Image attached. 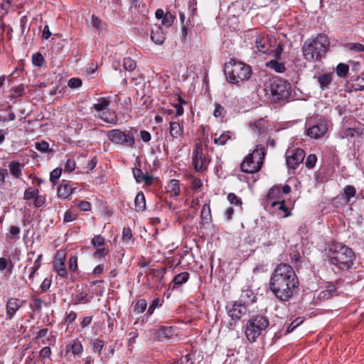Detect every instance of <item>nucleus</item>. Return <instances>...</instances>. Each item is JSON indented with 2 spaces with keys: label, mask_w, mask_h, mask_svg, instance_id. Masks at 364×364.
Instances as JSON below:
<instances>
[{
  "label": "nucleus",
  "mask_w": 364,
  "mask_h": 364,
  "mask_svg": "<svg viewBox=\"0 0 364 364\" xmlns=\"http://www.w3.org/2000/svg\"><path fill=\"white\" fill-rule=\"evenodd\" d=\"M256 299L257 297L252 291L247 289L242 291L239 300L237 301L249 307L256 301Z\"/></svg>",
  "instance_id": "nucleus-16"
},
{
  "label": "nucleus",
  "mask_w": 364,
  "mask_h": 364,
  "mask_svg": "<svg viewBox=\"0 0 364 364\" xmlns=\"http://www.w3.org/2000/svg\"><path fill=\"white\" fill-rule=\"evenodd\" d=\"M99 117L107 123L115 124L117 122V116L114 113H110L108 110L101 112Z\"/></svg>",
  "instance_id": "nucleus-30"
},
{
  "label": "nucleus",
  "mask_w": 364,
  "mask_h": 364,
  "mask_svg": "<svg viewBox=\"0 0 364 364\" xmlns=\"http://www.w3.org/2000/svg\"><path fill=\"white\" fill-rule=\"evenodd\" d=\"M225 114V110L223 107L220 104H215V108L213 112V115L215 117H223Z\"/></svg>",
  "instance_id": "nucleus-54"
},
{
  "label": "nucleus",
  "mask_w": 364,
  "mask_h": 364,
  "mask_svg": "<svg viewBox=\"0 0 364 364\" xmlns=\"http://www.w3.org/2000/svg\"><path fill=\"white\" fill-rule=\"evenodd\" d=\"M105 346V342L98 338L94 339L92 341V351L95 353L100 354Z\"/></svg>",
  "instance_id": "nucleus-36"
},
{
  "label": "nucleus",
  "mask_w": 364,
  "mask_h": 364,
  "mask_svg": "<svg viewBox=\"0 0 364 364\" xmlns=\"http://www.w3.org/2000/svg\"><path fill=\"white\" fill-rule=\"evenodd\" d=\"M151 38L152 41L158 45H161L165 40V34L161 31V28L159 26L156 30H152L151 32Z\"/></svg>",
  "instance_id": "nucleus-21"
},
{
  "label": "nucleus",
  "mask_w": 364,
  "mask_h": 364,
  "mask_svg": "<svg viewBox=\"0 0 364 364\" xmlns=\"http://www.w3.org/2000/svg\"><path fill=\"white\" fill-rule=\"evenodd\" d=\"M110 102L105 97H100L97 102L93 105V109L97 112H105L109 109Z\"/></svg>",
  "instance_id": "nucleus-23"
},
{
  "label": "nucleus",
  "mask_w": 364,
  "mask_h": 364,
  "mask_svg": "<svg viewBox=\"0 0 364 364\" xmlns=\"http://www.w3.org/2000/svg\"><path fill=\"white\" fill-rule=\"evenodd\" d=\"M135 209L138 212L144 211L146 209V201L144 193L138 192L134 199Z\"/></svg>",
  "instance_id": "nucleus-22"
},
{
  "label": "nucleus",
  "mask_w": 364,
  "mask_h": 364,
  "mask_svg": "<svg viewBox=\"0 0 364 364\" xmlns=\"http://www.w3.org/2000/svg\"><path fill=\"white\" fill-rule=\"evenodd\" d=\"M189 279V273L187 272H181L176 275L173 279V282L176 285H181L186 283Z\"/></svg>",
  "instance_id": "nucleus-32"
},
{
  "label": "nucleus",
  "mask_w": 364,
  "mask_h": 364,
  "mask_svg": "<svg viewBox=\"0 0 364 364\" xmlns=\"http://www.w3.org/2000/svg\"><path fill=\"white\" fill-rule=\"evenodd\" d=\"M193 164L196 171L202 172L207 169L210 160L203 154V149L198 144L193 151Z\"/></svg>",
  "instance_id": "nucleus-10"
},
{
  "label": "nucleus",
  "mask_w": 364,
  "mask_h": 364,
  "mask_svg": "<svg viewBox=\"0 0 364 364\" xmlns=\"http://www.w3.org/2000/svg\"><path fill=\"white\" fill-rule=\"evenodd\" d=\"M25 301L18 298H9L6 303V319L13 318L16 311L23 306Z\"/></svg>",
  "instance_id": "nucleus-12"
},
{
  "label": "nucleus",
  "mask_w": 364,
  "mask_h": 364,
  "mask_svg": "<svg viewBox=\"0 0 364 364\" xmlns=\"http://www.w3.org/2000/svg\"><path fill=\"white\" fill-rule=\"evenodd\" d=\"M303 323V319L300 317L296 318L287 327V333H290L293 331L297 326Z\"/></svg>",
  "instance_id": "nucleus-52"
},
{
  "label": "nucleus",
  "mask_w": 364,
  "mask_h": 364,
  "mask_svg": "<svg viewBox=\"0 0 364 364\" xmlns=\"http://www.w3.org/2000/svg\"><path fill=\"white\" fill-rule=\"evenodd\" d=\"M175 17L170 13H166L162 18L161 23L166 27H170L174 21Z\"/></svg>",
  "instance_id": "nucleus-42"
},
{
  "label": "nucleus",
  "mask_w": 364,
  "mask_h": 364,
  "mask_svg": "<svg viewBox=\"0 0 364 364\" xmlns=\"http://www.w3.org/2000/svg\"><path fill=\"white\" fill-rule=\"evenodd\" d=\"M139 136L141 139L144 142H149L151 139V134L146 130H141Z\"/></svg>",
  "instance_id": "nucleus-64"
},
{
  "label": "nucleus",
  "mask_w": 364,
  "mask_h": 364,
  "mask_svg": "<svg viewBox=\"0 0 364 364\" xmlns=\"http://www.w3.org/2000/svg\"><path fill=\"white\" fill-rule=\"evenodd\" d=\"M53 265L55 271L65 267V255L58 252L53 259Z\"/></svg>",
  "instance_id": "nucleus-31"
},
{
  "label": "nucleus",
  "mask_w": 364,
  "mask_h": 364,
  "mask_svg": "<svg viewBox=\"0 0 364 364\" xmlns=\"http://www.w3.org/2000/svg\"><path fill=\"white\" fill-rule=\"evenodd\" d=\"M94 246H102L105 244V238L100 235L95 236L92 240Z\"/></svg>",
  "instance_id": "nucleus-59"
},
{
  "label": "nucleus",
  "mask_w": 364,
  "mask_h": 364,
  "mask_svg": "<svg viewBox=\"0 0 364 364\" xmlns=\"http://www.w3.org/2000/svg\"><path fill=\"white\" fill-rule=\"evenodd\" d=\"M68 85L70 88H79L82 85V80L80 78L73 77L68 80Z\"/></svg>",
  "instance_id": "nucleus-53"
},
{
  "label": "nucleus",
  "mask_w": 364,
  "mask_h": 364,
  "mask_svg": "<svg viewBox=\"0 0 364 364\" xmlns=\"http://www.w3.org/2000/svg\"><path fill=\"white\" fill-rule=\"evenodd\" d=\"M327 125L325 123H319L310 127L307 130V135L313 139H318L327 132Z\"/></svg>",
  "instance_id": "nucleus-15"
},
{
  "label": "nucleus",
  "mask_w": 364,
  "mask_h": 364,
  "mask_svg": "<svg viewBox=\"0 0 364 364\" xmlns=\"http://www.w3.org/2000/svg\"><path fill=\"white\" fill-rule=\"evenodd\" d=\"M317 82L321 90L328 89L333 80V73H324L316 77Z\"/></svg>",
  "instance_id": "nucleus-19"
},
{
  "label": "nucleus",
  "mask_w": 364,
  "mask_h": 364,
  "mask_svg": "<svg viewBox=\"0 0 364 364\" xmlns=\"http://www.w3.org/2000/svg\"><path fill=\"white\" fill-rule=\"evenodd\" d=\"M170 134L173 139H178L183 133V127L178 122H169Z\"/></svg>",
  "instance_id": "nucleus-20"
},
{
  "label": "nucleus",
  "mask_w": 364,
  "mask_h": 364,
  "mask_svg": "<svg viewBox=\"0 0 364 364\" xmlns=\"http://www.w3.org/2000/svg\"><path fill=\"white\" fill-rule=\"evenodd\" d=\"M168 191L174 197L179 196L181 193L180 181L176 179L171 180L168 185Z\"/></svg>",
  "instance_id": "nucleus-27"
},
{
  "label": "nucleus",
  "mask_w": 364,
  "mask_h": 364,
  "mask_svg": "<svg viewBox=\"0 0 364 364\" xmlns=\"http://www.w3.org/2000/svg\"><path fill=\"white\" fill-rule=\"evenodd\" d=\"M305 153L301 149H295L291 155L287 156L286 163L289 168L296 169L304 161Z\"/></svg>",
  "instance_id": "nucleus-13"
},
{
  "label": "nucleus",
  "mask_w": 364,
  "mask_h": 364,
  "mask_svg": "<svg viewBox=\"0 0 364 364\" xmlns=\"http://www.w3.org/2000/svg\"><path fill=\"white\" fill-rule=\"evenodd\" d=\"M132 173L137 183L144 182L148 185H151L152 183L153 176L148 175L147 173H144L140 168H132Z\"/></svg>",
  "instance_id": "nucleus-17"
},
{
  "label": "nucleus",
  "mask_w": 364,
  "mask_h": 364,
  "mask_svg": "<svg viewBox=\"0 0 364 364\" xmlns=\"http://www.w3.org/2000/svg\"><path fill=\"white\" fill-rule=\"evenodd\" d=\"M77 218V215L71 210H67L65 213L63 220L65 223L74 221Z\"/></svg>",
  "instance_id": "nucleus-57"
},
{
  "label": "nucleus",
  "mask_w": 364,
  "mask_h": 364,
  "mask_svg": "<svg viewBox=\"0 0 364 364\" xmlns=\"http://www.w3.org/2000/svg\"><path fill=\"white\" fill-rule=\"evenodd\" d=\"M329 262L341 270H348L352 267L355 255L351 248L339 243H332L328 250Z\"/></svg>",
  "instance_id": "nucleus-2"
},
{
  "label": "nucleus",
  "mask_w": 364,
  "mask_h": 364,
  "mask_svg": "<svg viewBox=\"0 0 364 364\" xmlns=\"http://www.w3.org/2000/svg\"><path fill=\"white\" fill-rule=\"evenodd\" d=\"M162 302H163V301L161 300L159 298L154 299L148 308V310H147L148 315L149 316L152 315L153 313L154 312L155 309L157 307H159L162 305Z\"/></svg>",
  "instance_id": "nucleus-38"
},
{
  "label": "nucleus",
  "mask_w": 364,
  "mask_h": 364,
  "mask_svg": "<svg viewBox=\"0 0 364 364\" xmlns=\"http://www.w3.org/2000/svg\"><path fill=\"white\" fill-rule=\"evenodd\" d=\"M224 73L227 80L231 84H238L250 79L252 68L250 65L232 59L225 63Z\"/></svg>",
  "instance_id": "nucleus-4"
},
{
  "label": "nucleus",
  "mask_w": 364,
  "mask_h": 364,
  "mask_svg": "<svg viewBox=\"0 0 364 364\" xmlns=\"http://www.w3.org/2000/svg\"><path fill=\"white\" fill-rule=\"evenodd\" d=\"M75 205L84 211H88L91 209L90 203L86 200L81 201L80 203H75Z\"/></svg>",
  "instance_id": "nucleus-62"
},
{
  "label": "nucleus",
  "mask_w": 364,
  "mask_h": 364,
  "mask_svg": "<svg viewBox=\"0 0 364 364\" xmlns=\"http://www.w3.org/2000/svg\"><path fill=\"white\" fill-rule=\"evenodd\" d=\"M228 201L233 205H242V200L240 198H239L235 193H230L228 196Z\"/></svg>",
  "instance_id": "nucleus-50"
},
{
  "label": "nucleus",
  "mask_w": 364,
  "mask_h": 364,
  "mask_svg": "<svg viewBox=\"0 0 364 364\" xmlns=\"http://www.w3.org/2000/svg\"><path fill=\"white\" fill-rule=\"evenodd\" d=\"M344 193L348 200L355 196L356 191L354 186L348 185L344 188Z\"/></svg>",
  "instance_id": "nucleus-48"
},
{
  "label": "nucleus",
  "mask_w": 364,
  "mask_h": 364,
  "mask_svg": "<svg viewBox=\"0 0 364 364\" xmlns=\"http://www.w3.org/2000/svg\"><path fill=\"white\" fill-rule=\"evenodd\" d=\"M61 173H62V168H57L53 170L50 174V181H52L53 183H55L56 182V181L60 178Z\"/></svg>",
  "instance_id": "nucleus-51"
},
{
  "label": "nucleus",
  "mask_w": 364,
  "mask_h": 364,
  "mask_svg": "<svg viewBox=\"0 0 364 364\" xmlns=\"http://www.w3.org/2000/svg\"><path fill=\"white\" fill-rule=\"evenodd\" d=\"M347 48L350 50H353V51H355L357 53L364 52V46L361 43H349L347 45Z\"/></svg>",
  "instance_id": "nucleus-49"
},
{
  "label": "nucleus",
  "mask_w": 364,
  "mask_h": 364,
  "mask_svg": "<svg viewBox=\"0 0 364 364\" xmlns=\"http://www.w3.org/2000/svg\"><path fill=\"white\" fill-rule=\"evenodd\" d=\"M175 333V328L172 326H161L156 331L159 341L169 340Z\"/></svg>",
  "instance_id": "nucleus-18"
},
{
  "label": "nucleus",
  "mask_w": 364,
  "mask_h": 364,
  "mask_svg": "<svg viewBox=\"0 0 364 364\" xmlns=\"http://www.w3.org/2000/svg\"><path fill=\"white\" fill-rule=\"evenodd\" d=\"M271 206L273 208H276L279 210H281L284 213V217L287 218L291 215V212L289 208L286 206L285 202L284 200L282 201H272L271 202Z\"/></svg>",
  "instance_id": "nucleus-29"
},
{
  "label": "nucleus",
  "mask_w": 364,
  "mask_h": 364,
  "mask_svg": "<svg viewBox=\"0 0 364 364\" xmlns=\"http://www.w3.org/2000/svg\"><path fill=\"white\" fill-rule=\"evenodd\" d=\"M69 269L70 270L75 272L77 269V258L76 256H73L69 260Z\"/></svg>",
  "instance_id": "nucleus-60"
},
{
  "label": "nucleus",
  "mask_w": 364,
  "mask_h": 364,
  "mask_svg": "<svg viewBox=\"0 0 364 364\" xmlns=\"http://www.w3.org/2000/svg\"><path fill=\"white\" fill-rule=\"evenodd\" d=\"M39 191L36 188H28L24 192L23 198L25 200H31L34 198Z\"/></svg>",
  "instance_id": "nucleus-45"
},
{
  "label": "nucleus",
  "mask_w": 364,
  "mask_h": 364,
  "mask_svg": "<svg viewBox=\"0 0 364 364\" xmlns=\"http://www.w3.org/2000/svg\"><path fill=\"white\" fill-rule=\"evenodd\" d=\"M329 41L324 34L306 40L302 46L304 58L308 61H320L325 56Z\"/></svg>",
  "instance_id": "nucleus-3"
},
{
  "label": "nucleus",
  "mask_w": 364,
  "mask_h": 364,
  "mask_svg": "<svg viewBox=\"0 0 364 364\" xmlns=\"http://www.w3.org/2000/svg\"><path fill=\"white\" fill-rule=\"evenodd\" d=\"M201 217L206 222L211 219L210 207L209 204H204L201 210Z\"/></svg>",
  "instance_id": "nucleus-40"
},
{
  "label": "nucleus",
  "mask_w": 364,
  "mask_h": 364,
  "mask_svg": "<svg viewBox=\"0 0 364 364\" xmlns=\"http://www.w3.org/2000/svg\"><path fill=\"white\" fill-rule=\"evenodd\" d=\"M92 299V296L88 295L84 291L79 292L75 296L76 304H87L90 302Z\"/></svg>",
  "instance_id": "nucleus-33"
},
{
  "label": "nucleus",
  "mask_w": 364,
  "mask_h": 364,
  "mask_svg": "<svg viewBox=\"0 0 364 364\" xmlns=\"http://www.w3.org/2000/svg\"><path fill=\"white\" fill-rule=\"evenodd\" d=\"M91 23L92 26L95 27L97 29H102L101 20L94 15L92 16Z\"/></svg>",
  "instance_id": "nucleus-63"
},
{
  "label": "nucleus",
  "mask_w": 364,
  "mask_h": 364,
  "mask_svg": "<svg viewBox=\"0 0 364 364\" xmlns=\"http://www.w3.org/2000/svg\"><path fill=\"white\" fill-rule=\"evenodd\" d=\"M277 60V59L275 58L274 60L267 62L266 66L275 70L277 73H282L286 70L285 65L283 63L278 62Z\"/></svg>",
  "instance_id": "nucleus-25"
},
{
  "label": "nucleus",
  "mask_w": 364,
  "mask_h": 364,
  "mask_svg": "<svg viewBox=\"0 0 364 364\" xmlns=\"http://www.w3.org/2000/svg\"><path fill=\"white\" fill-rule=\"evenodd\" d=\"M46 203V198L44 196H39L37 194L34 198L33 204L35 207L40 208L42 207Z\"/></svg>",
  "instance_id": "nucleus-55"
},
{
  "label": "nucleus",
  "mask_w": 364,
  "mask_h": 364,
  "mask_svg": "<svg viewBox=\"0 0 364 364\" xmlns=\"http://www.w3.org/2000/svg\"><path fill=\"white\" fill-rule=\"evenodd\" d=\"M35 148L42 153L51 151V150L49 149V144L44 140L36 142Z\"/></svg>",
  "instance_id": "nucleus-37"
},
{
  "label": "nucleus",
  "mask_w": 364,
  "mask_h": 364,
  "mask_svg": "<svg viewBox=\"0 0 364 364\" xmlns=\"http://www.w3.org/2000/svg\"><path fill=\"white\" fill-rule=\"evenodd\" d=\"M281 191L279 186H273L267 195V200H272L280 196Z\"/></svg>",
  "instance_id": "nucleus-41"
},
{
  "label": "nucleus",
  "mask_w": 364,
  "mask_h": 364,
  "mask_svg": "<svg viewBox=\"0 0 364 364\" xmlns=\"http://www.w3.org/2000/svg\"><path fill=\"white\" fill-rule=\"evenodd\" d=\"M44 62V58L40 53H36L32 55V63L35 66L41 67Z\"/></svg>",
  "instance_id": "nucleus-43"
},
{
  "label": "nucleus",
  "mask_w": 364,
  "mask_h": 364,
  "mask_svg": "<svg viewBox=\"0 0 364 364\" xmlns=\"http://www.w3.org/2000/svg\"><path fill=\"white\" fill-rule=\"evenodd\" d=\"M107 136L114 144L128 147L135 148V140L132 132H125L120 129H112L107 132Z\"/></svg>",
  "instance_id": "nucleus-9"
},
{
  "label": "nucleus",
  "mask_w": 364,
  "mask_h": 364,
  "mask_svg": "<svg viewBox=\"0 0 364 364\" xmlns=\"http://www.w3.org/2000/svg\"><path fill=\"white\" fill-rule=\"evenodd\" d=\"M226 309L228 311V316L232 318V320L235 321L240 320L243 316L250 313L249 307L237 301L228 304L226 306Z\"/></svg>",
  "instance_id": "nucleus-11"
},
{
  "label": "nucleus",
  "mask_w": 364,
  "mask_h": 364,
  "mask_svg": "<svg viewBox=\"0 0 364 364\" xmlns=\"http://www.w3.org/2000/svg\"><path fill=\"white\" fill-rule=\"evenodd\" d=\"M255 43L259 52L272 55L274 58L279 59L283 51L282 47L277 44L276 41L267 34H257L255 37Z\"/></svg>",
  "instance_id": "nucleus-7"
},
{
  "label": "nucleus",
  "mask_w": 364,
  "mask_h": 364,
  "mask_svg": "<svg viewBox=\"0 0 364 364\" xmlns=\"http://www.w3.org/2000/svg\"><path fill=\"white\" fill-rule=\"evenodd\" d=\"M20 234V228L17 226H11L9 230V237L11 238L18 239Z\"/></svg>",
  "instance_id": "nucleus-58"
},
{
  "label": "nucleus",
  "mask_w": 364,
  "mask_h": 364,
  "mask_svg": "<svg viewBox=\"0 0 364 364\" xmlns=\"http://www.w3.org/2000/svg\"><path fill=\"white\" fill-rule=\"evenodd\" d=\"M147 307V302L144 299H140L136 301L134 306V312L136 314L143 313Z\"/></svg>",
  "instance_id": "nucleus-35"
},
{
  "label": "nucleus",
  "mask_w": 364,
  "mask_h": 364,
  "mask_svg": "<svg viewBox=\"0 0 364 364\" xmlns=\"http://www.w3.org/2000/svg\"><path fill=\"white\" fill-rule=\"evenodd\" d=\"M264 86L265 90L270 92L274 100H285L290 95V84L281 77L269 78Z\"/></svg>",
  "instance_id": "nucleus-8"
},
{
  "label": "nucleus",
  "mask_w": 364,
  "mask_h": 364,
  "mask_svg": "<svg viewBox=\"0 0 364 364\" xmlns=\"http://www.w3.org/2000/svg\"><path fill=\"white\" fill-rule=\"evenodd\" d=\"M349 70V67L345 63H339L336 67V74L339 77H345Z\"/></svg>",
  "instance_id": "nucleus-39"
},
{
  "label": "nucleus",
  "mask_w": 364,
  "mask_h": 364,
  "mask_svg": "<svg viewBox=\"0 0 364 364\" xmlns=\"http://www.w3.org/2000/svg\"><path fill=\"white\" fill-rule=\"evenodd\" d=\"M10 173L14 178H19L22 174L20 163L18 161H11L9 164Z\"/></svg>",
  "instance_id": "nucleus-26"
},
{
  "label": "nucleus",
  "mask_w": 364,
  "mask_h": 364,
  "mask_svg": "<svg viewBox=\"0 0 364 364\" xmlns=\"http://www.w3.org/2000/svg\"><path fill=\"white\" fill-rule=\"evenodd\" d=\"M178 105H176L175 107L176 109V116H181L183 114V108L182 107L183 105H186V102L181 98L180 95L177 97Z\"/></svg>",
  "instance_id": "nucleus-47"
},
{
  "label": "nucleus",
  "mask_w": 364,
  "mask_h": 364,
  "mask_svg": "<svg viewBox=\"0 0 364 364\" xmlns=\"http://www.w3.org/2000/svg\"><path fill=\"white\" fill-rule=\"evenodd\" d=\"M213 137L214 143L218 146L225 145L228 141L231 139L230 132H224L218 136L217 134H215Z\"/></svg>",
  "instance_id": "nucleus-28"
},
{
  "label": "nucleus",
  "mask_w": 364,
  "mask_h": 364,
  "mask_svg": "<svg viewBox=\"0 0 364 364\" xmlns=\"http://www.w3.org/2000/svg\"><path fill=\"white\" fill-rule=\"evenodd\" d=\"M83 352V346L78 339L71 341L65 347V355H68L70 353L75 357H80Z\"/></svg>",
  "instance_id": "nucleus-14"
},
{
  "label": "nucleus",
  "mask_w": 364,
  "mask_h": 364,
  "mask_svg": "<svg viewBox=\"0 0 364 364\" xmlns=\"http://www.w3.org/2000/svg\"><path fill=\"white\" fill-rule=\"evenodd\" d=\"M299 279L289 264L277 265L269 279V288L275 297L281 301H289L299 288Z\"/></svg>",
  "instance_id": "nucleus-1"
},
{
  "label": "nucleus",
  "mask_w": 364,
  "mask_h": 364,
  "mask_svg": "<svg viewBox=\"0 0 364 364\" xmlns=\"http://www.w3.org/2000/svg\"><path fill=\"white\" fill-rule=\"evenodd\" d=\"M73 188L68 183L61 184L58 189V196L63 199L68 198L72 193Z\"/></svg>",
  "instance_id": "nucleus-24"
},
{
  "label": "nucleus",
  "mask_w": 364,
  "mask_h": 364,
  "mask_svg": "<svg viewBox=\"0 0 364 364\" xmlns=\"http://www.w3.org/2000/svg\"><path fill=\"white\" fill-rule=\"evenodd\" d=\"M132 237V230L129 228H124L122 231V240L129 241Z\"/></svg>",
  "instance_id": "nucleus-61"
},
{
  "label": "nucleus",
  "mask_w": 364,
  "mask_h": 364,
  "mask_svg": "<svg viewBox=\"0 0 364 364\" xmlns=\"http://www.w3.org/2000/svg\"><path fill=\"white\" fill-rule=\"evenodd\" d=\"M265 154L264 146L257 145L255 150L244 159L240 166L242 171L247 173L259 171L263 165Z\"/></svg>",
  "instance_id": "nucleus-6"
},
{
  "label": "nucleus",
  "mask_w": 364,
  "mask_h": 364,
  "mask_svg": "<svg viewBox=\"0 0 364 364\" xmlns=\"http://www.w3.org/2000/svg\"><path fill=\"white\" fill-rule=\"evenodd\" d=\"M75 168V161L73 159H68L65 163V171L71 173Z\"/></svg>",
  "instance_id": "nucleus-56"
},
{
  "label": "nucleus",
  "mask_w": 364,
  "mask_h": 364,
  "mask_svg": "<svg viewBox=\"0 0 364 364\" xmlns=\"http://www.w3.org/2000/svg\"><path fill=\"white\" fill-rule=\"evenodd\" d=\"M317 157L315 154H310L307 156L305 164L308 168H313L316 163Z\"/></svg>",
  "instance_id": "nucleus-46"
},
{
  "label": "nucleus",
  "mask_w": 364,
  "mask_h": 364,
  "mask_svg": "<svg viewBox=\"0 0 364 364\" xmlns=\"http://www.w3.org/2000/svg\"><path fill=\"white\" fill-rule=\"evenodd\" d=\"M136 67V62L131 58H125L123 60V68L124 70L132 72L135 70Z\"/></svg>",
  "instance_id": "nucleus-34"
},
{
  "label": "nucleus",
  "mask_w": 364,
  "mask_h": 364,
  "mask_svg": "<svg viewBox=\"0 0 364 364\" xmlns=\"http://www.w3.org/2000/svg\"><path fill=\"white\" fill-rule=\"evenodd\" d=\"M269 326V321L267 316L263 315L252 316L247 321L245 326V334L247 339L250 343L256 342L259 336L262 335V333L265 331Z\"/></svg>",
  "instance_id": "nucleus-5"
},
{
  "label": "nucleus",
  "mask_w": 364,
  "mask_h": 364,
  "mask_svg": "<svg viewBox=\"0 0 364 364\" xmlns=\"http://www.w3.org/2000/svg\"><path fill=\"white\" fill-rule=\"evenodd\" d=\"M42 305V300L39 298H36L30 302V307L33 311H41Z\"/></svg>",
  "instance_id": "nucleus-44"
}]
</instances>
